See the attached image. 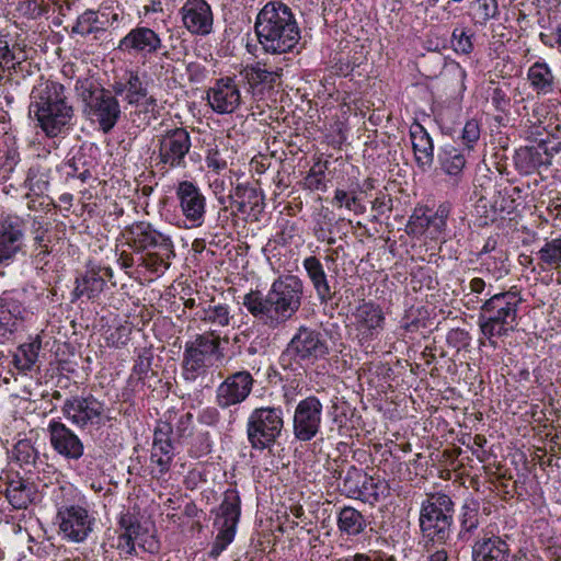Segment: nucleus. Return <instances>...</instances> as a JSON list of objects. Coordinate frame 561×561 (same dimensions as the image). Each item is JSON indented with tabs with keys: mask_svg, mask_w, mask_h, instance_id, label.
<instances>
[{
	"mask_svg": "<svg viewBox=\"0 0 561 561\" xmlns=\"http://www.w3.org/2000/svg\"><path fill=\"white\" fill-rule=\"evenodd\" d=\"M30 116L37 121L47 137L54 138L71 126L75 115L65 87L56 81L41 80L30 94Z\"/></svg>",
	"mask_w": 561,
	"mask_h": 561,
	"instance_id": "obj_3",
	"label": "nucleus"
},
{
	"mask_svg": "<svg viewBox=\"0 0 561 561\" xmlns=\"http://www.w3.org/2000/svg\"><path fill=\"white\" fill-rule=\"evenodd\" d=\"M286 351L296 362L312 364L329 354V346L319 331L300 327Z\"/></svg>",
	"mask_w": 561,
	"mask_h": 561,
	"instance_id": "obj_15",
	"label": "nucleus"
},
{
	"mask_svg": "<svg viewBox=\"0 0 561 561\" xmlns=\"http://www.w3.org/2000/svg\"><path fill=\"white\" fill-rule=\"evenodd\" d=\"M305 267L309 277L311 278L317 294L321 300H328L331 298L330 286L327 280V276L322 268V265L316 257H308L305 260Z\"/></svg>",
	"mask_w": 561,
	"mask_h": 561,
	"instance_id": "obj_41",
	"label": "nucleus"
},
{
	"mask_svg": "<svg viewBox=\"0 0 561 561\" xmlns=\"http://www.w3.org/2000/svg\"><path fill=\"white\" fill-rule=\"evenodd\" d=\"M22 313L23 308L19 301L0 297V328L12 331Z\"/></svg>",
	"mask_w": 561,
	"mask_h": 561,
	"instance_id": "obj_43",
	"label": "nucleus"
},
{
	"mask_svg": "<svg viewBox=\"0 0 561 561\" xmlns=\"http://www.w3.org/2000/svg\"><path fill=\"white\" fill-rule=\"evenodd\" d=\"M144 248H138L136 252L137 261H139V265L146 266L148 270L152 272H158L160 267H167V264L162 259L157 256L156 254L147 253L145 254L141 250Z\"/></svg>",
	"mask_w": 561,
	"mask_h": 561,
	"instance_id": "obj_56",
	"label": "nucleus"
},
{
	"mask_svg": "<svg viewBox=\"0 0 561 561\" xmlns=\"http://www.w3.org/2000/svg\"><path fill=\"white\" fill-rule=\"evenodd\" d=\"M224 357L220 351L218 334L203 333L185 343L182 358V377L185 381L194 382L204 379L215 362Z\"/></svg>",
	"mask_w": 561,
	"mask_h": 561,
	"instance_id": "obj_6",
	"label": "nucleus"
},
{
	"mask_svg": "<svg viewBox=\"0 0 561 561\" xmlns=\"http://www.w3.org/2000/svg\"><path fill=\"white\" fill-rule=\"evenodd\" d=\"M360 193H363V188L358 183L352 184L347 188L339 186L334 191L332 206L345 209L350 214L363 215L366 211V206L359 197Z\"/></svg>",
	"mask_w": 561,
	"mask_h": 561,
	"instance_id": "obj_33",
	"label": "nucleus"
},
{
	"mask_svg": "<svg viewBox=\"0 0 561 561\" xmlns=\"http://www.w3.org/2000/svg\"><path fill=\"white\" fill-rule=\"evenodd\" d=\"M304 184L308 190L311 191H325L327 183L324 171H316L314 169H311L304 179Z\"/></svg>",
	"mask_w": 561,
	"mask_h": 561,
	"instance_id": "obj_55",
	"label": "nucleus"
},
{
	"mask_svg": "<svg viewBox=\"0 0 561 561\" xmlns=\"http://www.w3.org/2000/svg\"><path fill=\"white\" fill-rule=\"evenodd\" d=\"M26 198L28 199L27 208L30 210H34V211H37L39 209H45L50 204H53V199H49L47 196L45 197V195L43 197H37V196H34L33 194H31V197H26Z\"/></svg>",
	"mask_w": 561,
	"mask_h": 561,
	"instance_id": "obj_62",
	"label": "nucleus"
},
{
	"mask_svg": "<svg viewBox=\"0 0 561 561\" xmlns=\"http://www.w3.org/2000/svg\"><path fill=\"white\" fill-rule=\"evenodd\" d=\"M410 138L419 168L423 171L431 169L434 162V144L430 134L416 123L410 128Z\"/></svg>",
	"mask_w": 561,
	"mask_h": 561,
	"instance_id": "obj_29",
	"label": "nucleus"
},
{
	"mask_svg": "<svg viewBox=\"0 0 561 561\" xmlns=\"http://www.w3.org/2000/svg\"><path fill=\"white\" fill-rule=\"evenodd\" d=\"M474 33L466 27H455L451 33V46L457 54L469 55L473 50Z\"/></svg>",
	"mask_w": 561,
	"mask_h": 561,
	"instance_id": "obj_47",
	"label": "nucleus"
},
{
	"mask_svg": "<svg viewBox=\"0 0 561 561\" xmlns=\"http://www.w3.org/2000/svg\"><path fill=\"white\" fill-rule=\"evenodd\" d=\"M119 526L127 540L137 539L140 533V524L131 514H125L119 519Z\"/></svg>",
	"mask_w": 561,
	"mask_h": 561,
	"instance_id": "obj_54",
	"label": "nucleus"
},
{
	"mask_svg": "<svg viewBox=\"0 0 561 561\" xmlns=\"http://www.w3.org/2000/svg\"><path fill=\"white\" fill-rule=\"evenodd\" d=\"M195 319L208 327V331L205 333L217 334L219 328H224L229 324V309L224 305H209L208 307H203L197 310Z\"/></svg>",
	"mask_w": 561,
	"mask_h": 561,
	"instance_id": "obj_36",
	"label": "nucleus"
},
{
	"mask_svg": "<svg viewBox=\"0 0 561 561\" xmlns=\"http://www.w3.org/2000/svg\"><path fill=\"white\" fill-rule=\"evenodd\" d=\"M25 222L19 216H7L0 219V245H12L23 240Z\"/></svg>",
	"mask_w": 561,
	"mask_h": 561,
	"instance_id": "obj_39",
	"label": "nucleus"
},
{
	"mask_svg": "<svg viewBox=\"0 0 561 561\" xmlns=\"http://www.w3.org/2000/svg\"><path fill=\"white\" fill-rule=\"evenodd\" d=\"M175 197L186 227H201L206 215V197L201 188L193 182L182 181L175 188Z\"/></svg>",
	"mask_w": 561,
	"mask_h": 561,
	"instance_id": "obj_19",
	"label": "nucleus"
},
{
	"mask_svg": "<svg viewBox=\"0 0 561 561\" xmlns=\"http://www.w3.org/2000/svg\"><path fill=\"white\" fill-rule=\"evenodd\" d=\"M20 61H15V55L10 49L8 42L0 44V69L1 70H15Z\"/></svg>",
	"mask_w": 561,
	"mask_h": 561,
	"instance_id": "obj_57",
	"label": "nucleus"
},
{
	"mask_svg": "<svg viewBox=\"0 0 561 561\" xmlns=\"http://www.w3.org/2000/svg\"><path fill=\"white\" fill-rule=\"evenodd\" d=\"M51 169L42 164L32 165L26 174L24 186L28 190L25 197H31V194L37 197H43L49 188Z\"/></svg>",
	"mask_w": 561,
	"mask_h": 561,
	"instance_id": "obj_35",
	"label": "nucleus"
},
{
	"mask_svg": "<svg viewBox=\"0 0 561 561\" xmlns=\"http://www.w3.org/2000/svg\"><path fill=\"white\" fill-rule=\"evenodd\" d=\"M124 99L129 105L140 107L144 113L156 116L159 112L157 99L148 93L147 84L135 71L128 73L127 93Z\"/></svg>",
	"mask_w": 561,
	"mask_h": 561,
	"instance_id": "obj_28",
	"label": "nucleus"
},
{
	"mask_svg": "<svg viewBox=\"0 0 561 561\" xmlns=\"http://www.w3.org/2000/svg\"><path fill=\"white\" fill-rule=\"evenodd\" d=\"M438 162L442 170L457 182L462 174L467 160L460 149L454 146H446L438 152Z\"/></svg>",
	"mask_w": 561,
	"mask_h": 561,
	"instance_id": "obj_37",
	"label": "nucleus"
},
{
	"mask_svg": "<svg viewBox=\"0 0 561 561\" xmlns=\"http://www.w3.org/2000/svg\"><path fill=\"white\" fill-rule=\"evenodd\" d=\"M207 102L217 114L234 113L242 103L237 78L227 76L216 79L214 85L207 90Z\"/></svg>",
	"mask_w": 561,
	"mask_h": 561,
	"instance_id": "obj_21",
	"label": "nucleus"
},
{
	"mask_svg": "<svg viewBox=\"0 0 561 561\" xmlns=\"http://www.w3.org/2000/svg\"><path fill=\"white\" fill-rule=\"evenodd\" d=\"M492 104L496 111L504 113L510 106V98L501 88H495L491 96Z\"/></svg>",
	"mask_w": 561,
	"mask_h": 561,
	"instance_id": "obj_60",
	"label": "nucleus"
},
{
	"mask_svg": "<svg viewBox=\"0 0 561 561\" xmlns=\"http://www.w3.org/2000/svg\"><path fill=\"white\" fill-rule=\"evenodd\" d=\"M205 161L207 168L214 170L217 173L227 168V161L217 148L208 150Z\"/></svg>",
	"mask_w": 561,
	"mask_h": 561,
	"instance_id": "obj_58",
	"label": "nucleus"
},
{
	"mask_svg": "<svg viewBox=\"0 0 561 561\" xmlns=\"http://www.w3.org/2000/svg\"><path fill=\"white\" fill-rule=\"evenodd\" d=\"M106 22L101 21L99 13L93 10H85L78 16L76 24L72 26V33L81 36H88L105 30Z\"/></svg>",
	"mask_w": 561,
	"mask_h": 561,
	"instance_id": "obj_44",
	"label": "nucleus"
},
{
	"mask_svg": "<svg viewBox=\"0 0 561 561\" xmlns=\"http://www.w3.org/2000/svg\"><path fill=\"white\" fill-rule=\"evenodd\" d=\"M527 80L530 88L538 95H548L556 91L559 80L550 66L542 60L534 62L527 71Z\"/></svg>",
	"mask_w": 561,
	"mask_h": 561,
	"instance_id": "obj_30",
	"label": "nucleus"
},
{
	"mask_svg": "<svg viewBox=\"0 0 561 561\" xmlns=\"http://www.w3.org/2000/svg\"><path fill=\"white\" fill-rule=\"evenodd\" d=\"M66 167L69 169L67 171V175L75 178L77 173L84 167V156L80 154L72 157L67 161Z\"/></svg>",
	"mask_w": 561,
	"mask_h": 561,
	"instance_id": "obj_63",
	"label": "nucleus"
},
{
	"mask_svg": "<svg viewBox=\"0 0 561 561\" xmlns=\"http://www.w3.org/2000/svg\"><path fill=\"white\" fill-rule=\"evenodd\" d=\"M254 32L261 48L272 55L293 51L301 38L291 8L282 1H270L259 11Z\"/></svg>",
	"mask_w": 561,
	"mask_h": 561,
	"instance_id": "obj_2",
	"label": "nucleus"
},
{
	"mask_svg": "<svg viewBox=\"0 0 561 561\" xmlns=\"http://www.w3.org/2000/svg\"><path fill=\"white\" fill-rule=\"evenodd\" d=\"M135 540H127L125 534L121 533L118 536V549L125 551L127 554H133L135 552Z\"/></svg>",
	"mask_w": 561,
	"mask_h": 561,
	"instance_id": "obj_64",
	"label": "nucleus"
},
{
	"mask_svg": "<svg viewBox=\"0 0 561 561\" xmlns=\"http://www.w3.org/2000/svg\"><path fill=\"white\" fill-rule=\"evenodd\" d=\"M41 340L36 337L30 343L22 344L13 356V365L20 371H28L33 368L38 358Z\"/></svg>",
	"mask_w": 561,
	"mask_h": 561,
	"instance_id": "obj_40",
	"label": "nucleus"
},
{
	"mask_svg": "<svg viewBox=\"0 0 561 561\" xmlns=\"http://www.w3.org/2000/svg\"><path fill=\"white\" fill-rule=\"evenodd\" d=\"M340 479V491L347 497L368 503L379 500L380 488L382 486L380 481H375L362 469L351 466L344 473L341 472Z\"/></svg>",
	"mask_w": 561,
	"mask_h": 561,
	"instance_id": "obj_17",
	"label": "nucleus"
},
{
	"mask_svg": "<svg viewBox=\"0 0 561 561\" xmlns=\"http://www.w3.org/2000/svg\"><path fill=\"white\" fill-rule=\"evenodd\" d=\"M274 242L277 245H299L302 242L299 228L296 224L285 220L275 233Z\"/></svg>",
	"mask_w": 561,
	"mask_h": 561,
	"instance_id": "obj_48",
	"label": "nucleus"
},
{
	"mask_svg": "<svg viewBox=\"0 0 561 561\" xmlns=\"http://www.w3.org/2000/svg\"><path fill=\"white\" fill-rule=\"evenodd\" d=\"M232 215H243L251 220H257L264 210V195L253 186L238 184L229 195Z\"/></svg>",
	"mask_w": 561,
	"mask_h": 561,
	"instance_id": "obj_23",
	"label": "nucleus"
},
{
	"mask_svg": "<svg viewBox=\"0 0 561 561\" xmlns=\"http://www.w3.org/2000/svg\"><path fill=\"white\" fill-rule=\"evenodd\" d=\"M135 245H172L169 236H165L154 229L150 225L140 224L133 228Z\"/></svg>",
	"mask_w": 561,
	"mask_h": 561,
	"instance_id": "obj_42",
	"label": "nucleus"
},
{
	"mask_svg": "<svg viewBox=\"0 0 561 561\" xmlns=\"http://www.w3.org/2000/svg\"><path fill=\"white\" fill-rule=\"evenodd\" d=\"M241 515V500L236 490H227L224 500L216 511L214 526L217 529L215 541L209 551L211 558H217L233 541L236 528Z\"/></svg>",
	"mask_w": 561,
	"mask_h": 561,
	"instance_id": "obj_11",
	"label": "nucleus"
},
{
	"mask_svg": "<svg viewBox=\"0 0 561 561\" xmlns=\"http://www.w3.org/2000/svg\"><path fill=\"white\" fill-rule=\"evenodd\" d=\"M479 526V515L478 511L468 505L462 506L461 519H460V531L459 537L462 540H469L472 533Z\"/></svg>",
	"mask_w": 561,
	"mask_h": 561,
	"instance_id": "obj_49",
	"label": "nucleus"
},
{
	"mask_svg": "<svg viewBox=\"0 0 561 561\" xmlns=\"http://www.w3.org/2000/svg\"><path fill=\"white\" fill-rule=\"evenodd\" d=\"M61 411L67 420L84 428L101 422L104 404L93 396H75L65 400Z\"/></svg>",
	"mask_w": 561,
	"mask_h": 561,
	"instance_id": "obj_22",
	"label": "nucleus"
},
{
	"mask_svg": "<svg viewBox=\"0 0 561 561\" xmlns=\"http://www.w3.org/2000/svg\"><path fill=\"white\" fill-rule=\"evenodd\" d=\"M367 526L365 516L352 506L343 507L337 515V528L347 536L362 534Z\"/></svg>",
	"mask_w": 561,
	"mask_h": 561,
	"instance_id": "obj_38",
	"label": "nucleus"
},
{
	"mask_svg": "<svg viewBox=\"0 0 561 561\" xmlns=\"http://www.w3.org/2000/svg\"><path fill=\"white\" fill-rule=\"evenodd\" d=\"M75 91L82 102L83 116L100 131L110 134L123 117L118 99L91 77L78 78Z\"/></svg>",
	"mask_w": 561,
	"mask_h": 561,
	"instance_id": "obj_4",
	"label": "nucleus"
},
{
	"mask_svg": "<svg viewBox=\"0 0 561 561\" xmlns=\"http://www.w3.org/2000/svg\"><path fill=\"white\" fill-rule=\"evenodd\" d=\"M481 136V125L477 119H469L461 133V141L468 150H472Z\"/></svg>",
	"mask_w": 561,
	"mask_h": 561,
	"instance_id": "obj_52",
	"label": "nucleus"
},
{
	"mask_svg": "<svg viewBox=\"0 0 561 561\" xmlns=\"http://www.w3.org/2000/svg\"><path fill=\"white\" fill-rule=\"evenodd\" d=\"M522 190L518 186L504 187L497 192V197L493 202V208L495 211L511 214L515 208L514 195L520 194Z\"/></svg>",
	"mask_w": 561,
	"mask_h": 561,
	"instance_id": "obj_50",
	"label": "nucleus"
},
{
	"mask_svg": "<svg viewBox=\"0 0 561 561\" xmlns=\"http://www.w3.org/2000/svg\"><path fill=\"white\" fill-rule=\"evenodd\" d=\"M540 131H531L528 139L531 145L520 147L515 151L514 165L523 175L540 173L547 170L553 157L561 151V142L557 138L546 135V138H538Z\"/></svg>",
	"mask_w": 561,
	"mask_h": 561,
	"instance_id": "obj_8",
	"label": "nucleus"
},
{
	"mask_svg": "<svg viewBox=\"0 0 561 561\" xmlns=\"http://www.w3.org/2000/svg\"><path fill=\"white\" fill-rule=\"evenodd\" d=\"M454 502L445 493L428 494L420 511V528L424 538L445 543L450 537Z\"/></svg>",
	"mask_w": 561,
	"mask_h": 561,
	"instance_id": "obj_7",
	"label": "nucleus"
},
{
	"mask_svg": "<svg viewBox=\"0 0 561 561\" xmlns=\"http://www.w3.org/2000/svg\"><path fill=\"white\" fill-rule=\"evenodd\" d=\"M164 48L160 35L149 26L137 25L118 43L117 49L131 57L148 58Z\"/></svg>",
	"mask_w": 561,
	"mask_h": 561,
	"instance_id": "obj_16",
	"label": "nucleus"
},
{
	"mask_svg": "<svg viewBox=\"0 0 561 561\" xmlns=\"http://www.w3.org/2000/svg\"><path fill=\"white\" fill-rule=\"evenodd\" d=\"M12 454L22 467H32L38 459V451L30 439H20L13 446Z\"/></svg>",
	"mask_w": 561,
	"mask_h": 561,
	"instance_id": "obj_45",
	"label": "nucleus"
},
{
	"mask_svg": "<svg viewBox=\"0 0 561 561\" xmlns=\"http://www.w3.org/2000/svg\"><path fill=\"white\" fill-rule=\"evenodd\" d=\"M173 414L175 415L174 419L171 421V424L175 422L176 433L179 437H184L188 434H191L192 431V423H193V415L190 412L185 413H176V412H169L167 414V417ZM173 428V426L171 425Z\"/></svg>",
	"mask_w": 561,
	"mask_h": 561,
	"instance_id": "obj_53",
	"label": "nucleus"
},
{
	"mask_svg": "<svg viewBox=\"0 0 561 561\" xmlns=\"http://www.w3.org/2000/svg\"><path fill=\"white\" fill-rule=\"evenodd\" d=\"M254 378L248 370L228 375L216 389V403L221 409L244 402L252 392Z\"/></svg>",
	"mask_w": 561,
	"mask_h": 561,
	"instance_id": "obj_20",
	"label": "nucleus"
},
{
	"mask_svg": "<svg viewBox=\"0 0 561 561\" xmlns=\"http://www.w3.org/2000/svg\"><path fill=\"white\" fill-rule=\"evenodd\" d=\"M188 78L192 82H202L206 78V69L199 64L191 62L186 67Z\"/></svg>",
	"mask_w": 561,
	"mask_h": 561,
	"instance_id": "obj_61",
	"label": "nucleus"
},
{
	"mask_svg": "<svg viewBox=\"0 0 561 561\" xmlns=\"http://www.w3.org/2000/svg\"><path fill=\"white\" fill-rule=\"evenodd\" d=\"M105 286V279L103 275L100 274V271L96 268L90 267L85 274L76 279V287L72 291V295L76 299H79L85 296L89 299H94L100 296Z\"/></svg>",
	"mask_w": 561,
	"mask_h": 561,
	"instance_id": "obj_34",
	"label": "nucleus"
},
{
	"mask_svg": "<svg viewBox=\"0 0 561 561\" xmlns=\"http://www.w3.org/2000/svg\"><path fill=\"white\" fill-rule=\"evenodd\" d=\"M471 12L473 20L478 24H485L499 13L496 0H474L471 3Z\"/></svg>",
	"mask_w": 561,
	"mask_h": 561,
	"instance_id": "obj_46",
	"label": "nucleus"
},
{
	"mask_svg": "<svg viewBox=\"0 0 561 561\" xmlns=\"http://www.w3.org/2000/svg\"><path fill=\"white\" fill-rule=\"evenodd\" d=\"M282 73V68L277 67L275 69H267L266 64L261 61L248 65L241 71L243 80L248 83L249 89L253 94L263 93L265 90H272L280 79Z\"/></svg>",
	"mask_w": 561,
	"mask_h": 561,
	"instance_id": "obj_27",
	"label": "nucleus"
},
{
	"mask_svg": "<svg viewBox=\"0 0 561 561\" xmlns=\"http://www.w3.org/2000/svg\"><path fill=\"white\" fill-rule=\"evenodd\" d=\"M323 405L310 396L301 400L294 412L293 431L298 440L309 442L317 436L321 426Z\"/></svg>",
	"mask_w": 561,
	"mask_h": 561,
	"instance_id": "obj_18",
	"label": "nucleus"
},
{
	"mask_svg": "<svg viewBox=\"0 0 561 561\" xmlns=\"http://www.w3.org/2000/svg\"><path fill=\"white\" fill-rule=\"evenodd\" d=\"M50 444L55 451L68 459H79L83 455L80 438L64 423L51 421L48 425Z\"/></svg>",
	"mask_w": 561,
	"mask_h": 561,
	"instance_id": "obj_25",
	"label": "nucleus"
},
{
	"mask_svg": "<svg viewBox=\"0 0 561 561\" xmlns=\"http://www.w3.org/2000/svg\"><path fill=\"white\" fill-rule=\"evenodd\" d=\"M356 328L363 334H375L383 328L385 317L381 308L370 301H363L354 312Z\"/></svg>",
	"mask_w": 561,
	"mask_h": 561,
	"instance_id": "obj_31",
	"label": "nucleus"
},
{
	"mask_svg": "<svg viewBox=\"0 0 561 561\" xmlns=\"http://www.w3.org/2000/svg\"><path fill=\"white\" fill-rule=\"evenodd\" d=\"M302 282L293 275L279 277L264 296L251 290L243 298L248 311L270 329H277L290 320L301 306Z\"/></svg>",
	"mask_w": 561,
	"mask_h": 561,
	"instance_id": "obj_1",
	"label": "nucleus"
},
{
	"mask_svg": "<svg viewBox=\"0 0 561 561\" xmlns=\"http://www.w3.org/2000/svg\"><path fill=\"white\" fill-rule=\"evenodd\" d=\"M174 416L170 414L164 421H159L154 428L150 453V473L153 479H161L171 469L174 459L171 421Z\"/></svg>",
	"mask_w": 561,
	"mask_h": 561,
	"instance_id": "obj_14",
	"label": "nucleus"
},
{
	"mask_svg": "<svg viewBox=\"0 0 561 561\" xmlns=\"http://www.w3.org/2000/svg\"><path fill=\"white\" fill-rule=\"evenodd\" d=\"M520 302L519 294L508 290L494 294L482 304L478 323L481 333L492 345V339L505 336L514 331Z\"/></svg>",
	"mask_w": 561,
	"mask_h": 561,
	"instance_id": "obj_5",
	"label": "nucleus"
},
{
	"mask_svg": "<svg viewBox=\"0 0 561 561\" xmlns=\"http://www.w3.org/2000/svg\"><path fill=\"white\" fill-rule=\"evenodd\" d=\"M392 204L393 202L391 196L389 194L380 192L371 202V208L377 215L381 216L392 210Z\"/></svg>",
	"mask_w": 561,
	"mask_h": 561,
	"instance_id": "obj_59",
	"label": "nucleus"
},
{
	"mask_svg": "<svg viewBox=\"0 0 561 561\" xmlns=\"http://www.w3.org/2000/svg\"><path fill=\"white\" fill-rule=\"evenodd\" d=\"M541 268H558L561 266V248H540L537 252Z\"/></svg>",
	"mask_w": 561,
	"mask_h": 561,
	"instance_id": "obj_51",
	"label": "nucleus"
},
{
	"mask_svg": "<svg viewBox=\"0 0 561 561\" xmlns=\"http://www.w3.org/2000/svg\"><path fill=\"white\" fill-rule=\"evenodd\" d=\"M190 133L183 127L168 129L157 136L153 156L156 167L163 172L173 169H185L186 157L191 150Z\"/></svg>",
	"mask_w": 561,
	"mask_h": 561,
	"instance_id": "obj_9",
	"label": "nucleus"
},
{
	"mask_svg": "<svg viewBox=\"0 0 561 561\" xmlns=\"http://www.w3.org/2000/svg\"><path fill=\"white\" fill-rule=\"evenodd\" d=\"M185 28L194 35H208L213 30V11L205 0H186L180 10Z\"/></svg>",
	"mask_w": 561,
	"mask_h": 561,
	"instance_id": "obj_24",
	"label": "nucleus"
},
{
	"mask_svg": "<svg viewBox=\"0 0 561 561\" xmlns=\"http://www.w3.org/2000/svg\"><path fill=\"white\" fill-rule=\"evenodd\" d=\"M56 520L59 534L71 542H83L92 533L94 525V518L89 511L76 504L58 505Z\"/></svg>",
	"mask_w": 561,
	"mask_h": 561,
	"instance_id": "obj_13",
	"label": "nucleus"
},
{
	"mask_svg": "<svg viewBox=\"0 0 561 561\" xmlns=\"http://www.w3.org/2000/svg\"><path fill=\"white\" fill-rule=\"evenodd\" d=\"M450 207L442 204L434 211L426 206H419L413 210L407 225L408 234L414 237H423L424 242L446 243V220L449 216Z\"/></svg>",
	"mask_w": 561,
	"mask_h": 561,
	"instance_id": "obj_12",
	"label": "nucleus"
},
{
	"mask_svg": "<svg viewBox=\"0 0 561 561\" xmlns=\"http://www.w3.org/2000/svg\"><path fill=\"white\" fill-rule=\"evenodd\" d=\"M284 427L283 410L275 407L254 409L247 423V435L251 447L259 450L271 448Z\"/></svg>",
	"mask_w": 561,
	"mask_h": 561,
	"instance_id": "obj_10",
	"label": "nucleus"
},
{
	"mask_svg": "<svg viewBox=\"0 0 561 561\" xmlns=\"http://www.w3.org/2000/svg\"><path fill=\"white\" fill-rule=\"evenodd\" d=\"M473 561H517L508 543L499 536H483L472 547Z\"/></svg>",
	"mask_w": 561,
	"mask_h": 561,
	"instance_id": "obj_26",
	"label": "nucleus"
},
{
	"mask_svg": "<svg viewBox=\"0 0 561 561\" xmlns=\"http://www.w3.org/2000/svg\"><path fill=\"white\" fill-rule=\"evenodd\" d=\"M36 486L33 482L16 477L8 482L5 496L16 510L26 508L36 497Z\"/></svg>",
	"mask_w": 561,
	"mask_h": 561,
	"instance_id": "obj_32",
	"label": "nucleus"
}]
</instances>
